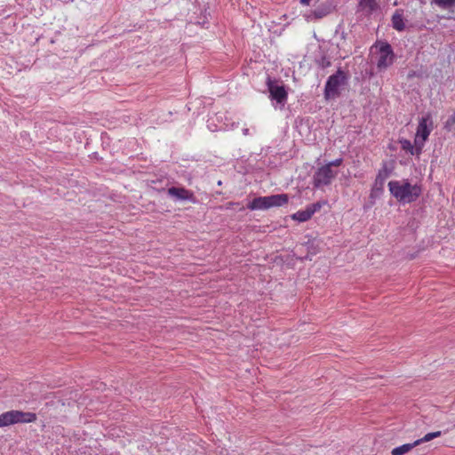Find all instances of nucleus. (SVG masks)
Masks as SVG:
<instances>
[{
    "mask_svg": "<svg viewBox=\"0 0 455 455\" xmlns=\"http://www.w3.org/2000/svg\"><path fill=\"white\" fill-rule=\"evenodd\" d=\"M388 188L391 195L403 204L415 202L422 192L420 186L411 185L408 180H391Z\"/></svg>",
    "mask_w": 455,
    "mask_h": 455,
    "instance_id": "1",
    "label": "nucleus"
},
{
    "mask_svg": "<svg viewBox=\"0 0 455 455\" xmlns=\"http://www.w3.org/2000/svg\"><path fill=\"white\" fill-rule=\"evenodd\" d=\"M289 197L286 194H277L268 196H259L254 198L248 205V209L254 210H267L271 207H279L286 204Z\"/></svg>",
    "mask_w": 455,
    "mask_h": 455,
    "instance_id": "2",
    "label": "nucleus"
},
{
    "mask_svg": "<svg viewBox=\"0 0 455 455\" xmlns=\"http://www.w3.org/2000/svg\"><path fill=\"white\" fill-rule=\"evenodd\" d=\"M36 415L33 412L12 410L0 414V427H4L18 423H31L36 421Z\"/></svg>",
    "mask_w": 455,
    "mask_h": 455,
    "instance_id": "3",
    "label": "nucleus"
},
{
    "mask_svg": "<svg viewBox=\"0 0 455 455\" xmlns=\"http://www.w3.org/2000/svg\"><path fill=\"white\" fill-rule=\"evenodd\" d=\"M347 76L340 68L330 76L324 86V98L336 99L340 95L339 88L347 83Z\"/></svg>",
    "mask_w": 455,
    "mask_h": 455,
    "instance_id": "4",
    "label": "nucleus"
},
{
    "mask_svg": "<svg viewBox=\"0 0 455 455\" xmlns=\"http://www.w3.org/2000/svg\"><path fill=\"white\" fill-rule=\"evenodd\" d=\"M338 171L331 169L330 165L320 167L313 176V185L315 188H320L330 185L336 178Z\"/></svg>",
    "mask_w": 455,
    "mask_h": 455,
    "instance_id": "5",
    "label": "nucleus"
},
{
    "mask_svg": "<svg viewBox=\"0 0 455 455\" xmlns=\"http://www.w3.org/2000/svg\"><path fill=\"white\" fill-rule=\"evenodd\" d=\"M377 47H379L377 67L379 70L386 69L393 64L395 60V53L391 45L387 42H379Z\"/></svg>",
    "mask_w": 455,
    "mask_h": 455,
    "instance_id": "6",
    "label": "nucleus"
},
{
    "mask_svg": "<svg viewBox=\"0 0 455 455\" xmlns=\"http://www.w3.org/2000/svg\"><path fill=\"white\" fill-rule=\"evenodd\" d=\"M267 85L269 96L272 100H275L277 104L284 106L288 93L283 85H279L277 82L273 81L269 76L267 79Z\"/></svg>",
    "mask_w": 455,
    "mask_h": 455,
    "instance_id": "7",
    "label": "nucleus"
},
{
    "mask_svg": "<svg viewBox=\"0 0 455 455\" xmlns=\"http://www.w3.org/2000/svg\"><path fill=\"white\" fill-rule=\"evenodd\" d=\"M334 6L330 1L319 4L314 10L309 11L304 16L307 21H315L323 19L331 13Z\"/></svg>",
    "mask_w": 455,
    "mask_h": 455,
    "instance_id": "8",
    "label": "nucleus"
},
{
    "mask_svg": "<svg viewBox=\"0 0 455 455\" xmlns=\"http://www.w3.org/2000/svg\"><path fill=\"white\" fill-rule=\"evenodd\" d=\"M325 204V202H316L311 204H308L305 210L298 211L297 212L291 215V219L297 220L299 222L307 221L312 218V216Z\"/></svg>",
    "mask_w": 455,
    "mask_h": 455,
    "instance_id": "9",
    "label": "nucleus"
},
{
    "mask_svg": "<svg viewBox=\"0 0 455 455\" xmlns=\"http://www.w3.org/2000/svg\"><path fill=\"white\" fill-rule=\"evenodd\" d=\"M167 194L175 201L196 202L194 193L184 188L171 187L168 188Z\"/></svg>",
    "mask_w": 455,
    "mask_h": 455,
    "instance_id": "10",
    "label": "nucleus"
},
{
    "mask_svg": "<svg viewBox=\"0 0 455 455\" xmlns=\"http://www.w3.org/2000/svg\"><path fill=\"white\" fill-rule=\"evenodd\" d=\"M430 122L429 116H423L419 123L416 136L422 138V140H427L430 132L431 129L428 128L427 123Z\"/></svg>",
    "mask_w": 455,
    "mask_h": 455,
    "instance_id": "11",
    "label": "nucleus"
},
{
    "mask_svg": "<svg viewBox=\"0 0 455 455\" xmlns=\"http://www.w3.org/2000/svg\"><path fill=\"white\" fill-rule=\"evenodd\" d=\"M392 27L396 31L402 32L405 29V23L403 20V10L396 9L391 18Z\"/></svg>",
    "mask_w": 455,
    "mask_h": 455,
    "instance_id": "12",
    "label": "nucleus"
},
{
    "mask_svg": "<svg viewBox=\"0 0 455 455\" xmlns=\"http://www.w3.org/2000/svg\"><path fill=\"white\" fill-rule=\"evenodd\" d=\"M389 174V170L387 168L386 165H384V167L379 171L372 189L381 192L383 190L384 183L386 180L388 178Z\"/></svg>",
    "mask_w": 455,
    "mask_h": 455,
    "instance_id": "13",
    "label": "nucleus"
},
{
    "mask_svg": "<svg viewBox=\"0 0 455 455\" xmlns=\"http://www.w3.org/2000/svg\"><path fill=\"white\" fill-rule=\"evenodd\" d=\"M358 7L361 11L366 12L367 14H371L379 8V5L376 0H360Z\"/></svg>",
    "mask_w": 455,
    "mask_h": 455,
    "instance_id": "14",
    "label": "nucleus"
},
{
    "mask_svg": "<svg viewBox=\"0 0 455 455\" xmlns=\"http://www.w3.org/2000/svg\"><path fill=\"white\" fill-rule=\"evenodd\" d=\"M419 445V441H415L411 443H405L401 446L395 447L391 451L392 455H404L411 451L414 447Z\"/></svg>",
    "mask_w": 455,
    "mask_h": 455,
    "instance_id": "15",
    "label": "nucleus"
},
{
    "mask_svg": "<svg viewBox=\"0 0 455 455\" xmlns=\"http://www.w3.org/2000/svg\"><path fill=\"white\" fill-rule=\"evenodd\" d=\"M431 4L442 9H449L455 6V0H431Z\"/></svg>",
    "mask_w": 455,
    "mask_h": 455,
    "instance_id": "16",
    "label": "nucleus"
},
{
    "mask_svg": "<svg viewBox=\"0 0 455 455\" xmlns=\"http://www.w3.org/2000/svg\"><path fill=\"white\" fill-rule=\"evenodd\" d=\"M401 148L403 150L409 152L411 155H416V150L411 142L406 139L400 140Z\"/></svg>",
    "mask_w": 455,
    "mask_h": 455,
    "instance_id": "17",
    "label": "nucleus"
},
{
    "mask_svg": "<svg viewBox=\"0 0 455 455\" xmlns=\"http://www.w3.org/2000/svg\"><path fill=\"white\" fill-rule=\"evenodd\" d=\"M441 435H442L441 431L431 432V433L425 435L422 438L418 439L417 441H419V444H420L422 443L429 442V441L433 440L434 438L439 437Z\"/></svg>",
    "mask_w": 455,
    "mask_h": 455,
    "instance_id": "18",
    "label": "nucleus"
},
{
    "mask_svg": "<svg viewBox=\"0 0 455 455\" xmlns=\"http://www.w3.org/2000/svg\"><path fill=\"white\" fill-rule=\"evenodd\" d=\"M426 140H422V138L416 136L414 140V148L416 150V155L421 154L424 143Z\"/></svg>",
    "mask_w": 455,
    "mask_h": 455,
    "instance_id": "19",
    "label": "nucleus"
},
{
    "mask_svg": "<svg viewBox=\"0 0 455 455\" xmlns=\"http://www.w3.org/2000/svg\"><path fill=\"white\" fill-rule=\"evenodd\" d=\"M343 158H337L333 161L329 162L326 164V165H330L331 169H333V167H339L342 164Z\"/></svg>",
    "mask_w": 455,
    "mask_h": 455,
    "instance_id": "20",
    "label": "nucleus"
},
{
    "mask_svg": "<svg viewBox=\"0 0 455 455\" xmlns=\"http://www.w3.org/2000/svg\"><path fill=\"white\" fill-rule=\"evenodd\" d=\"M454 124H455V113L452 114L451 116H449V118L445 122V127L446 128H451Z\"/></svg>",
    "mask_w": 455,
    "mask_h": 455,
    "instance_id": "21",
    "label": "nucleus"
},
{
    "mask_svg": "<svg viewBox=\"0 0 455 455\" xmlns=\"http://www.w3.org/2000/svg\"><path fill=\"white\" fill-rule=\"evenodd\" d=\"M321 66L323 68H327V67L331 66V61L328 59H326L325 57H323L321 60Z\"/></svg>",
    "mask_w": 455,
    "mask_h": 455,
    "instance_id": "22",
    "label": "nucleus"
},
{
    "mask_svg": "<svg viewBox=\"0 0 455 455\" xmlns=\"http://www.w3.org/2000/svg\"><path fill=\"white\" fill-rule=\"evenodd\" d=\"M242 132H243V134L244 136H247V135H249V134H250V131H249V129H248V128H243V129L242 130Z\"/></svg>",
    "mask_w": 455,
    "mask_h": 455,
    "instance_id": "23",
    "label": "nucleus"
},
{
    "mask_svg": "<svg viewBox=\"0 0 455 455\" xmlns=\"http://www.w3.org/2000/svg\"><path fill=\"white\" fill-rule=\"evenodd\" d=\"M311 0H300V3L304 5H309Z\"/></svg>",
    "mask_w": 455,
    "mask_h": 455,
    "instance_id": "24",
    "label": "nucleus"
}]
</instances>
